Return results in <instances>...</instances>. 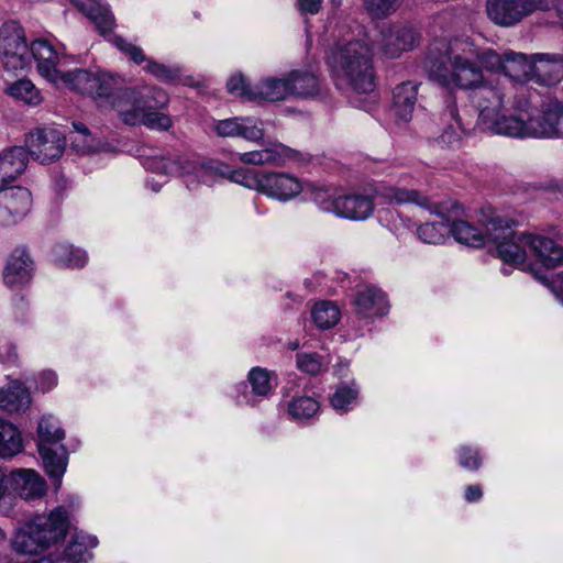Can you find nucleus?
I'll list each match as a JSON object with an SVG mask.
<instances>
[{
  "instance_id": "55",
  "label": "nucleus",
  "mask_w": 563,
  "mask_h": 563,
  "mask_svg": "<svg viewBox=\"0 0 563 563\" xmlns=\"http://www.w3.org/2000/svg\"><path fill=\"white\" fill-rule=\"evenodd\" d=\"M512 107L517 112L516 114L523 115L526 120H528V117H534L529 97L525 92L517 95Z\"/></svg>"
},
{
  "instance_id": "8",
  "label": "nucleus",
  "mask_w": 563,
  "mask_h": 563,
  "mask_svg": "<svg viewBox=\"0 0 563 563\" xmlns=\"http://www.w3.org/2000/svg\"><path fill=\"white\" fill-rule=\"evenodd\" d=\"M0 62L9 73L23 70L30 65L25 31L16 21L5 22L0 27Z\"/></svg>"
},
{
  "instance_id": "59",
  "label": "nucleus",
  "mask_w": 563,
  "mask_h": 563,
  "mask_svg": "<svg viewBox=\"0 0 563 563\" xmlns=\"http://www.w3.org/2000/svg\"><path fill=\"white\" fill-rule=\"evenodd\" d=\"M4 351L0 349V362L1 363H14L18 358V353L15 351V346L12 344H7L3 346Z\"/></svg>"
},
{
  "instance_id": "54",
  "label": "nucleus",
  "mask_w": 563,
  "mask_h": 563,
  "mask_svg": "<svg viewBox=\"0 0 563 563\" xmlns=\"http://www.w3.org/2000/svg\"><path fill=\"white\" fill-rule=\"evenodd\" d=\"M73 126H74L75 131L78 132L79 134H81L84 137L81 141V143H82L81 147L85 152L95 153L100 150L99 144L95 143V140L92 139L90 131L84 123L73 122Z\"/></svg>"
},
{
  "instance_id": "7",
  "label": "nucleus",
  "mask_w": 563,
  "mask_h": 563,
  "mask_svg": "<svg viewBox=\"0 0 563 563\" xmlns=\"http://www.w3.org/2000/svg\"><path fill=\"white\" fill-rule=\"evenodd\" d=\"M486 13L496 25L511 27L537 11L555 8L553 0H486Z\"/></svg>"
},
{
  "instance_id": "64",
  "label": "nucleus",
  "mask_w": 563,
  "mask_h": 563,
  "mask_svg": "<svg viewBox=\"0 0 563 563\" xmlns=\"http://www.w3.org/2000/svg\"><path fill=\"white\" fill-rule=\"evenodd\" d=\"M287 346H288L289 350L296 351V350L299 349L300 344H299V341L295 340V341L288 342Z\"/></svg>"
},
{
  "instance_id": "48",
  "label": "nucleus",
  "mask_w": 563,
  "mask_h": 563,
  "mask_svg": "<svg viewBox=\"0 0 563 563\" xmlns=\"http://www.w3.org/2000/svg\"><path fill=\"white\" fill-rule=\"evenodd\" d=\"M364 4L371 15L385 18L399 8L400 0H364Z\"/></svg>"
},
{
  "instance_id": "18",
  "label": "nucleus",
  "mask_w": 563,
  "mask_h": 563,
  "mask_svg": "<svg viewBox=\"0 0 563 563\" xmlns=\"http://www.w3.org/2000/svg\"><path fill=\"white\" fill-rule=\"evenodd\" d=\"M353 303L356 312L366 318L385 316L389 309L386 295L374 286H365L358 290Z\"/></svg>"
},
{
  "instance_id": "6",
  "label": "nucleus",
  "mask_w": 563,
  "mask_h": 563,
  "mask_svg": "<svg viewBox=\"0 0 563 563\" xmlns=\"http://www.w3.org/2000/svg\"><path fill=\"white\" fill-rule=\"evenodd\" d=\"M555 104L551 108L543 106L541 115L528 117V120L523 115L499 113L486 125L497 134L511 137H552L553 133L558 132L550 122L555 115Z\"/></svg>"
},
{
  "instance_id": "49",
  "label": "nucleus",
  "mask_w": 563,
  "mask_h": 563,
  "mask_svg": "<svg viewBox=\"0 0 563 563\" xmlns=\"http://www.w3.org/2000/svg\"><path fill=\"white\" fill-rule=\"evenodd\" d=\"M296 363L300 371L310 375H317L323 369L321 357L317 353H299Z\"/></svg>"
},
{
  "instance_id": "61",
  "label": "nucleus",
  "mask_w": 563,
  "mask_h": 563,
  "mask_svg": "<svg viewBox=\"0 0 563 563\" xmlns=\"http://www.w3.org/2000/svg\"><path fill=\"white\" fill-rule=\"evenodd\" d=\"M26 307H27V303L25 302V300L22 296H16L14 298V309L16 312V317L23 316V312L25 311Z\"/></svg>"
},
{
  "instance_id": "45",
  "label": "nucleus",
  "mask_w": 563,
  "mask_h": 563,
  "mask_svg": "<svg viewBox=\"0 0 563 563\" xmlns=\"http://www.w3.org/2000/svg\"><path fill=\"white\" fill-rule=\"evenodd\" d=\"M446 103L445 114L452 118L456 125L454 126L453 124H450V126L440 135V140L442 143L452 146L460 141V131H463L465 128L460 121L454 98L450 96Z\"/></svg>"
},
{
  "instance_id": "42",
  "label": "nucleus",
  "mask_w": 563,
  "mask_h": 563,
  "mask_svg": "<svg viewBox=\"0 0 563 563\" xmlns=\"http://www.w3.org/2000/svg\"><path fill=\"white\" fill-rule=\"evenodd\" d=\"M311 199L324 212L336 213L340 195L334 189L312 185Z\"/></svg>"
},
{
  "instance_id": "30",
  "label": "nucleus",
  "mask_w": 563,
  "mask_h": 563,
  "mask_svg": "<svg viewBox=\"0 0 563 563\" xmlns=\"http://www.w3.org/2000/svg\"><path fill=\"white\" fill-rule=\"evenodd\" d=\"M29 154L23 146H10L0 152V167L12 181L26 168Z\"/></svg>"
},
{
  "instance_id": "40",
  "label": "nucleus",
  "mask_w": 563,
  "mask_h": 563,
  "mask_svg": "<svg viewBox=\"0 0 563 563\" xmlns=\"http://www.w3.org/2000/svg\"><path fill=\"white\" fill-rule=\"evenodd\" d=\"M38 444L47 446L56 445L65 437L64 430L58 427L57 421L53 417H43L37 428Z\"/></svg>"
},
{
  "instance_id": "63",
  "label": "nucleus",
  "mask_w": 563,
  "mask_h": 563,
  "mask_svg": "<svg viewBox=\"0 0 563 563\" xmlns=\"http://www.w3.org/2000/svg\"><path fill=\"white\" fill-rule=\"evenodd\" d=\"M12 183L8 175H4V170L0 167V191L7 188Z\"/></svg>"
},
{
  "instance_id": "53",
  "label": "nucleus",
  "mask_w": 563,
  "mask_h": 563,
  "mask_svg": "<svg viewBox=\"0 0 563 563\" xmlns=\"http://www.w3.org/2000/svg\"><path fill=\"white\" fill-rule=\"evenodd\" d=\"M228 91L232 95L245 97L250 100L251 92H255V89H250L245 85L244 77L242 75L232 76L227 84Z\"/></svg>"
},
{
  "instance_id": "14",
  "label": "nucleus",
  "mask_w": 563,
  "mask_h": 563,
  "mask_svg": "<svg viewBox=\"0 0 563 563\" xmlns=\"http://www.w3.org/2000/svg\"><path fill=\"white\" fill-rule=\"evenodd\" d=\"M10 487L25 500L41 498L46 493V483L34 470L20 468L8 475Z\"/></svg>"
},
{
  "instance_id": "32",
  "label": "nucleus",
  "mask_w": 563,
  "mask_h": 563,
  "mask_svg": "<svg viewBox=\"0 0 563 563\" xmlns=\"http://www.w3.org/2000/svg\"><path fill=\"white\" fill-rule=\"evenodd\" d=\"M288 79L291 96L306 98L319 93V79L312 73L292 70L288 74Z\"/></svg>"
},
{
  "instance_id": "26",
  "label": "nucleus",
  "mask_w": 563,
  "mask_h": 563,
  "mask_svg": "<svg viewBox=\"0 0 563 563\" xmlns=\"http://www.w3.org/2000/svg\"><path fill=\"white\" fill-rule=\"evenodd\" d=\"M97 544L98 540L96 537L85 532H76L68 541L64 550V556L71 563H87L92 559L91 550Z\"/></svg>"
},
{
  "instance_id": "2",
  "label": "nucleus",
  "mask_w": 563,
  "mask_h": 563,
  "mask_svg": "<svg viewBox=\"0 0 563 563\" xmlns=\"http://www.w3.org/2000/svg\"><path fill=\"white\" fill-rule=\"evenodd\" d=\"M329 65L340 84L358 93L374 91L372 49L365 42L352 41L336 46L329 56Z\"/></svg>"
},
{
  "instance_id": "4",
  "label": "nucleus",
  "mask_w": 563,
  "mask_h": 563,
  "mask_svg": "<svg viewBox=\"0 0 563 563\" xmlns=\"http://www.w3.org/2000/svg\"><path fill=\"white\" fill-rule=\"evenodd\" d=\"M68 526L67 511L63 507H57L47 515H37L24 529L16 532L13 548L21 554H38L62 541Z\"/></svg>"
},
{
  "instance_id": "28",
  "label": "nucleus",
  "mask_w": 563,
  "mask_h": 563,
  "mask_svg": "<svg viewBox=\"0 0 563 563\" xmlns=\"http://www.w3.org/2000/svg\"><path fill=\"white\" fill-rule=\"evenodd\" d=\"M30 404V393L19 380H14L7 387L0 388V408L3 410L16 412L25 410Z\"/></svg>"
},
{
  "instance_id": "11",
  "label": "nucleus",
  "mask_w": 563,
  "mask_h": 563,
  "mask_svg": "<svg viewBox=\"0 0 563 563\" xmlns=\"http://www.w3.org/2000/svg\"><path fill=\"white\" fill-rule=\"evenodd\" d=\"M148 167L158 174L178 175L183 177L195 176L207 185H209L217 175V170L211 165L190 161L185 157H155L151 161Z\"/></svg>"
},
{
  "instance_id": "43",
  "label": "nucleus",
  "mask_w": 563,
  "mask_h": 563,
  "mask_svg": "<svg viewBox=\"0 0 563 563\" xmlns=\"http://www.w3.org/2000/svg\"><path fill=\"white\" fill-rule=\"evenodd\" d=\"M319 410V402L311 397L301 396L294 398L288 404V413L295 420H307L312 418Z\"/></svg>"
},
{
  "instance_id": "1",
  "label": "nucleus",
  "mask_w": 563,
  "mask_h": 563,
  "mask_svg": "<svg viewBox=\"0 0 563 563\" xmlns=\"http://www.w3.org/2000/svg\"><path fill=\"white\" fill-rule=\"evenodd\" d=\"M476 62L488 71L504 73L505 54L500 56L493 49L478 53L473 44L462 40L435 42L429 48L424 65L430 77L439 84L471 89L484 80Z\"/></svg>"
},
{
  "instance_id": "16",
  "label": "nucleus",
  "mask_w": 563,
  "mask_h": 563,
  "mask_svg": "<svg viewBox=\"0 0 563 563\" xmlns=\"http://www.w3.org/2000/svg\"><path fill=\"white\" fill-rule=\"evenodd\" d=\"M29 55H32L37 63V71L42 77L54 84L59 82L58 55L46 40L32 42L29 47Z\"/></svg>"
},
{
  "instance_id": "38",
  "label": "nucleus",
  "mask_w": 563,
  "mask_h": 563,
  "mask_svg": "<svg viewBox=\"0 0 563 563\" xmlns=\"http://www.w3.org/2000/svg\"><path fill=\"white\" fill-rule=\"evenodd\" d=\"M59 81H63L80 93L91 95L96 84V75L85 69H75L67 73L60 71Z\"/></svg>"
},
{
  "instance_id": "23",
  "label": "nucleus",
  "mask_w": 563,
  "mask_h": 563,
  "mask_svg": "<svg viewBox=\"0 0 563 563\" xmlns=\"http://www.w3.org/2000/svg\"><path fill=\"white\" fill-rule=\"evenodd\" d=\"M0 199L14 222L24 218L32 206L31 192L29 189L20 186L4 188L0 191Z\"/></svg>"
},
{
  "instance_id": "34",
  "label": "nucleus",
  "mask_w": 563,
  "mask_h": 563,
  "mask_svg": "<svg viewBox=\"0 0 563 563\" xmlns=\"http://www.w3.org/2000/svg\"><path fill=\"white\" fill-rule=\"evenodd\" d=\"M95 75L96 84L93 85V90L90 96L112 97V107L114 108V103L120 98V95L128 88H121L122 80L118 76L107 73H99Z\"/></svg>"
},
{
  "instance_id": "56",
  "label": "nucleus",
  "mask_w": 563,
  "mask_h": 563,
  "mask_svg": "<svg viewBox=\"0 0 563 563\" xmlns=\"http://www.w3.org/2000/svg\"><path fill=\"white\" fill-rule=\"evenodd\" d=\"M556 106L558 110H555V115L551 118L550 122L553 128L558 131L553 133V136H562L563 137V108L558 101H550L545 103V108H551L552 106Z\"/></svg>"
},
{
  "instance_id": "5",
  "label": "nucleus",
  "mask_w": 563,
  "mask_h": 563,
  "mask_svg": "<svg viewBox=\"0 0 563 563\" xmlns=\"http://www.w3.org/2000/svg\"><path fill=\"white\" fill-rule=\"evenodd\" d=\"M514 222L498 214H492L487 222V239L496 245L498 256L512 265L521 264L527 257V247L530 249L531 234L518 232L511 228Z\"/></svg>"
},
{
  "instance_id": "41",
  "label": "nucleus",
  "mask_w": 563,
  "mask_h": 563,
  "mask_svg": "<svg viewBox=\"0 0 563 563\" xmlns=\"http://www.w3.org/2000/svg\"><path fill=\"white\" fill-rule=\"evenodd\" d=\"M417 233L424 243L439 244L451 234V225L444 221L427 222L418 228Z\"/></svg>"
},
{
  "instance_id": "24",
  "label": "nucleus",
  "mask_w": 563,
  "mask_h": 563,
  "mask_svg": "<svg viewBox=\"0 0 563 563\" xmlns=\"http://www.w3.org/2000/svg\"><path fill=\"white\" fill-rule=\"evenodd\" d=\"M504 74L518 81L536 77V60L533 54L526 55L511 51L506 52Z\"/></svg>"
},
{
  "instance_id": "51",
  "label": "nucleus",
  "mask_w": 563,
  "mask_h": 563,
  "mask_svg": "<svg viewBox=\"0 0 563 563\" xmlns=\"http://www.w3.org/2000/svg\"><path fill=\"white\" fill-rule=\"evenodd\" d=\"M146 71L155 76L157 79L162 81H172L177 78L178 71L175 69H169L163 64H158L154 60L148 59L145 66Z\"/></svg>"
},
{
  "instance_id": "27",
  "label": "nucleus",
  "mask_w": 563,
  "mask_h": 563,
  "mask_svg": "<svg viewBox=\"0 0 563 563\" xmlns=\"http://www.w3.org/2000/svg\"><path fill=\"white\" fill-rule=\"evenodd\" d=\"M290 95L288 76L285 78L268 77L263 79L251 92L250 100H267L271 102L280 101Z\"/></svg>"
},
{
  "instance_id": "25",
  "label": "nucleus",
  "mask_w": 563,
  "mask_h": 563,
  "mask_svg": "<svg viewBox=\"0 0 563 563\" xmlns=\"http://www.w3.org/2000/svg\"><path fill=\"white\" fill-rule=\"evenodd\" d=\"M374 203L367 196L344 195L340 196L336 216L352 219H366L373 211Z\"/></svg>"
},
{
  "instance_id": "17",
  "label": "nucleus",
  "mask_w": 563,
  "mask_h": 563,
  "mask_svg": "<svg viewBox=\"0 0 563 563\" xmlns=\"http://www.w3.org/2000/svg\"><path fill=\"white\" fill-rule=\"evenodd\" d=\"M474 93V101L478 109L479 120L486 124L492 121L504 106L505 92L500 87L489 85H478Z\"/></svg>"
},
{
  "instance_id": "47",
  "label": "nucleus",
  "mask_w": 563,
  "mask_h": 563,
  "mask_svg": "<svg viewBox=\"0 0 563 563\" xmlns=\"http://www.w3.org/2000/svg\"><path fill=\"white\" fill-rule=\"evenodd\" d=\"M358 396V389L347 385H340L331 397V405L334 409L346 411L347 406L355 401Z\"/></svg>"
},
{
  "instance_id": "19",
  "label": "nucleus",
  "mask_w": 563,
  "mask_h": 563,
  "mask_svg": "<svg viewBox=\"0 0 563 563\" xmlns=\"http://www.w3.org/2000/svg\"><path fill=\"white\" fill-rule=\"evenodd\" d=\"M214 130L222 137L241 136L257 142L263 139L264 131L251 118H231L217 122Z\"/></svg>"
},
{
  "instance_id": "22",
  "label": "nucleus",
  "mask_w": 563,
  "mask_h": 563,
  "mask_svg": "<svg viewBox=\"0 0 563 563\" xmlns=\"http://www.w3.org/2000/svg\"><path fill=\"white\" fill-rule=\"evenodd\" d=\"M530 251L547 268H555L563 264V246L549 238L531 234Z\"/></svg>"
},
{
  "instance_id": "21",
  "label": "nucleus",
  "mask_w": 563,
  "mask_h": 563,
  "mask_svg": "<svg viewBox=\"0 0 563 563\" xmlns=\"http://www.w3.org/2000/svg\"><path fill=\"white\" fill-rule=\"evenodd\" d=\"M74 3L95 25L102 35L110 33L114 26V18L109 9L97 0H69Z\"/></svg>"
},
{
  "instance_id": "33",
  "label": "nucleus",
  "mask_w": 563,
  "mask_h": 563,
  "mask_svg": "<svg viewBox=\"0 0 563 563\" xmlns=\"http://www.w3.org/2000/svg\"><path fill=\"white\" fill-rule=\"evenodd\" d=\"M451 234L462 244L481 247L487 239V232L484 234L481 230L466 221H455L451 224Z\"/></svg>"
},
{
  "instance_id": "44",
  "label": "nucleus",
  "mask_w": 563,
  "mask_h": 563,
  "mask_svg": "<svg viewBox=\"0 0 563 563\" xmlns=\"http://www.w3.org/2000/svg\"><path fill=\"white\" fill-rule=\"evenodd\" d=\"M55 260L60 265L68 267H82L87 262V255L79 249L68 244H58L54 249Z\"/></svg>"
},
{
  "instance_id": "39",
  "label": "nucleus",
  "mask_w": 563,
  "mask_h": 563,
  "mask_svg": "<svg viewBox=\"0 0 563 563\" xmlns=\"http://www.w3.org/2000/svg\"><path fill=\"white\" fill-rule=\"evenodd\" d=\"M312 319L320 329H330L340 320V310L331 301H321L314 305Z\"/></svg>"
},
{
  "instance_id": "12",
  "label": "nucleus",
  "mask_w": 563,
  "mask_h": 563,
  "mask_svg": "<svg viewBox=\"0 0 563 563\" xmlns=\"http://www.w3.org/2000/svg\"><path fill=\"white\" fill-rule=\"evenodd\" d=\"M306 159L307 155L305 153L282 143H273L266 148L240 154L242 163L252 165L284 166L289 162H302Z\"/></svg>"
},
{
  "instance_id": "50",
  "label": "nucleus",
  "mask_w": 563,
  "mask_h": 563,
  "mask_svg": "<svg viewBox=\"0 0 563 563\" xmlns=\"http://www.w3.org/2000/svg\"><path fill=\"white\" fill-rule=\"evenodd\" d=\"M459 462L462 467L476 471L482 465V457L477 450L463 446L459 453Z\"/></svg>"
},
{
  "instance_id": "10",
  "label": "nucleus",
  "mask_w": 563,
  "mask_h": 563,
  "mask_svg": "<svg viewBox=\"0 0 563 563\" xmlns=\"http://www.w3.org/2000/svg\"><path fill=\"white\" fill-rule=\"evenodd\" d=\"M244 185L254 186L258 191L280 201L290 200L303 190L300 180L286 173H265L252 177Z\"/></svg>"
},
{
  "instance_id": "31",
  "label": "nucleus",
  "mask_w": 563,
  "mask_h": 563,
  "mask_svg": "<svg viewBox=\"0 0 563 563\" xmlns=\"http://www.w3.org/2000/svg\"><path fill=\"white\" fill-rule=\"evenodd\" d=\"M536 77H548L549 81H559L563 77V53L533 54Z\"/></svg>"
},
{
  "instance_id": "46",
  "label": "nucleus",
  "mask_w": 563,
  "mask_h": 563,
  "mask_svg": "<svg viewBox=\"0 0 563 563\" xmlns=\"http://www.w3.org/2000/svg\"><path fill=\"white\" fill-rule=\"evenodd\" d=\"M249 382L253 394L256 396H267L272 390V374L262 367H254L249 374Z\"/></svg>"
},
{
  "instance_id": "36",
  "label": "nucleus",
  "mask_w": 563,
  "mask_h": 563,
  "mask_svg": "<svg viewBox=\"0 0 563 563\" xmlns=\"http://www.w3.org/2000/svg\"><path fill=\"white\" fill-rule=\"evenodd\" d=\"M382 196L390 203H416L420 207L429 208L430 201L428 197L415 189H406L399 187H386L382 191Z\"/></svg>"
},
{
  "instance_id": "58",
  "label": "nucleus",
  "mask_w": 563,
  "mask_h": 563,
  "mask_svg": "<svg viewBox=\"0 0 563 563\" xmlns=\"http://www.w3.org/2000/svg\"><path fill=\"white\" fill-rule=\"evenodd\" d=\"M57 383V378L55 373L53 372H43L40 375L38 386L43 391L49 390Z\"/></svg>"
},
{
  "instance_id": "62",
  "label": "nucleus",
  "mask_w": 563,
  "mask_h": 563,
  "mask_svg": "<svg viewBox=\"0 0 563 563\" xmlns=\"http://www.w3.org/2000/svg\"><path fill=\"white\" fill-rule=\"evenodd\" d=\"M8 485H10L8 475L0 468V498L5 494Z\"/></svg>"
},
{
  "instance_id": "52",
  "label": "nucleus",
  "mask_w": 563,
  "mask_h": 563,
  "mask_svg": "<svg viewBox=\"0 0 563 563\" xmlns=\"http://www.w3.org/2000/svg\"><path fill=\"white\" fill-rule=\"evenodd\" d=\"M114 45L120 49L122 51L123 53H125L126 55H129V57L135 63V64H141L143 62H147L148 59L145 57V55L143 54L142 49L131 43H129L126 40L122 38V37H115L114 38Z\"/></svg>"
},
{
  "instance_id": "20",
  "label": "nucleus",
  "mask_w": 563,
  "mask_h": 563,
  "mask_svg": "<svg viewBox=\"0 0 563 563\" xmlns=\"http://www.w3.org/2000/svg\"><path fill=\"white\" fill-rule=\"evenodd\" d=\"M419 84L405 81L397 85L393 90V110L398 120L408 122L418 100Z\"/></svg>"
},
{
  "instance_id": "13",
  "label": "nucleus",
  "mask_w": 563,
  "mask_h": 563,
  "mask_svg": "<svg viewBox=\"0 0 563 563\" xmlns=\"http://www.w3.org/2000/svg\"><path fill=\"white\" fill-rule=\"evenodd\" d=\"M419 32L409 24H394L383 31V52L391 57H399L402 52L412 49L419 43Z\"/></svg>"
},
{
  "instance_id": "15",
  "label": "nucleus",
  "mask_w": 563,
  "mask_h": 563,
  "mask_svg": "<svg viewBox=\"0 0 563 563\" xmlns=\"http://www.w3.org/2000/svg\"><path fill=\"white\" fill-rule=\"evenodd\" d=\"M34 263L25 249H15L3 271L5 285L10 287L27 284L33 275Z\"/></svg>"
},
{
  "instance_id": "3",
  "label": "nucleus",
  "mask_w": 563,
  "mask_h": 563,
  "mask_svg": "<svg viewBox=\"0 0 563 563\" xmlns=\"http://www.w3.org/2000/svg\"><path fill=\"white\" fill-rule=\"evenodd\" d=\"M166 102L167 96L162 89H146L142 92L135 89H126L122 91L114 103V109L126 124H144L151 129L167 130L172 125L170 118L155 111L156 108L164 106Z\"/></svg>"
},
{
  "instance_id": "29",
  "label": "nucleus",
  "mask_w": 563,
  "mask_h": 563,
  "mask_svg": "<svg viewBox=\"0 0 563 563\" xmlns=\"http://www.w3.org/2000/svg\"><path fill=\"white\" fill-rule=\"evenodd\" d=\"M37 448L46 473L49 477L55 478L57 481V485H59V479L65 473L67 466V453L65 448L60 445L54 449L46 444H37Z\"/></svg>"
},
{
  "instance_id": "57",
  "label": "nucleus",
  "mask_w": 563,
  "mask_h": 563,
  "mask_svg": "<svg viewBox=\"0 0 563 563\" xmlns=\"http://www.w3.org/2000/svg\"><path fill=\"white\" fill-rule=\"evenodd\" d=\"M321 0H297L299 11L302 14H317L321 9Z\"/></svg>"
},
{
  "instance_id": "9",
  "label": "nucleus",
  "mask_w": 563,
  "mask_h": 563,
  "mask_svg": "<svg viewBox=\"0 0 563 563\" xmlns=\"http://www.w3.org/2000/svg\"><path fill=\"white\" fill-rule=\"evenodd\" d=\"M26 152L41 164H51L59 159L65 151L66 139L54 128H37L25 137Z\"/></svg>"
},
{
  "instance_id": "35",
  "label": "nucleus",
  "mask_w": 563,
  "mask_h": 563,
  "mask_svg": "<svg viewBox=\"0 0 563 563\" xmlns=\"http://www.w3.org/2000/svg\"><path fill=\"white\" fill-rule=\"evenodd\" d=\"M22 450V439L18 429L0 420V457H12Z\"/></svg>"
},
{
  "instance_id": "60",
  "label": "nucleus",
  "mask_w": 563,
  "mask_h": 563,
  "mask_svg": "<svg viewBox=\"0 0 563 563\" xmlns=\"http://www.w3.org/2000/svg\"><path fill=\"white\" fill-rule=\"evenodd\" d=\"M483 495L482 488L478 485H470L465 489V499L467 501H476Z\"/></svg>"
},
{
  "instance_id": "37",
  "label": "nucleus",
  "mask_w": 563,
  "mask_h": 563,
  "mask_svg": "<svg viewBox=\"0 0 563 563\" xmlns=\"http://www.w3.org/2000/svg\"><path fill=\"white\" fill-rule=\"evenodd\" d=\"M5 91L12 98L21 100L29 106H38L43 101L40 90L29 79L14 81L7 87Z\"/></svg>"
}]
</instances>
